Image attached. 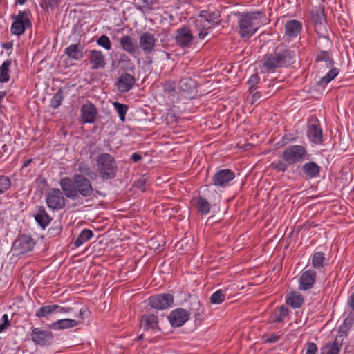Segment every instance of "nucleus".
<instances>
[{"mask_svg":"<svg viewBox=\"0 0 354 354\" xmlns=\"http://www.w3.org/2000/svg\"><path fill=\"white\" fill-rule=\"evenodd\" d=\"M59 185L66 198L75 201L82 196L91 198L93 194V187L91 180L80 174H75L73 178H62Z\"/></svg>","mask_w":354,"mask_h":354,"instance_id":"nucleus-1","label":"nucleus"},{"mask_svg":"<svg viewBox=\"0 0 354 354\" xmlns=\"http://www.w3.org/2000/svg\"><path fill=\"white\" fill-rule=\"evenodd\" d=\"M295 51L288 46L280 44L273 52L264 55L263 66L268 73H274L277 68L286 67L293 62Z\"/></svg>","mask_w":354,"mask_h":354,"instance_id":"nucleus-2","label":"nucleus"},{"mask_svg":"<svg viewBox=\"0 0 354 354\" xmlns=\"http://www.w3.org/2000/svg\"><path fill=\"white\" fill-rule=\"evenodd\" d=\"M262 15L261 12L236 13L239 16V34L243 39H249L257 32L261 26Z\"/></svg>","mask_w":354,"mask_h":354,"instance_id":"nucleus-3","label":"nucleus"},{"mask_svg":"<svg viewBox=\"0 0 354 354\" xmlns=\"http://www.w3.org/2000/svg\"><path fill=\"white\" fill-rule=\"evenodd\" d=\"M97 176L106 181L115 178L118 164L115 158L109 153H101L96 158Z\"/></svg>","mask_w":354,"mask_h":354,"instance_id":"nucleus-4","label":"nucleus"},{"mask_svg":"<svg viewBox=\"0 0 354 354\" xmlns=\"http://www.w3.org/2000/svg\"><path fill=\"white\" fill-rule=\"evenodd\" d=\"M31 13L29 10H19L18 14L12 15L13 20L10 26L12 35L20 36L24 33L26 29L32 27Z\"/></svg>","mask_w":354,"mask_h":354,"instance_id":"nucleus-5","label":"nucleus"},{"mask_svg":"<svg viewBox=\"0 0 354 354\" xmlns=\"http://www.w3.org/2000/svg\"><path fill=\"white\" fill-rule=\"evenodd\" d=\"M281 157L290 165H295L305 160H309L310 155L304 146L290 145L283 149Z\"/></svg>","mask_w":354,"mask_h":354,"instance_id":"nucleus-6","label":"nucleus"},{"mask_svg":"<svg viewBox=\"0 0 354 354\" xmlns=\"http://www.w3.org/2000/svg\"><path fill=\"white\" fill-rule=\"evenodd\" d=\"M63 191L58 188H50L46 193V203L52 210H61L66 206V199Z\"/></svg>","mask_w":354,"mask_h":354,"instance_id":"nucleus-7","label":"nucleus"},{"mask_svg":"<svg viewBox=\"0 0 354 354\" xmlns=\"http://www.w3.org/2000/svg\"><path fill=\"white\" fill-rule=\"evenodd\" d=\"M175 41L181 48H190L194 41V36L187 26H183L176 31Z\"/></svg>","mask_w":354,"mask_h":354,"instance_id":"nucleus-8","label":"nucleus"},{"mask_svg":"<svg viewBox=\"0 0 354 354\" xmlns=\"http://www.w3.org/2000/svg\"><path fill=\"white\" fill-rule=\"evenodd\" d=\"M235 178V173L229 169L218 170L212 176V182L216 187H226Z\"/></svg>","mask_w":354,"mask_h":354,"instance_id":"nucleus-9","label":"nucleus"},{"mask_svg":"<svg viewBox=\"0 0 354 354\" xmlns=\"http://www.w3.org/2000/svg\"><path fill=\"white\" fill-rule=\"evenodd\" d=\"M352 324L351 319H346L344 321V324L340 326L338 335H337L335 341L333 343H328L326 347L328 348L326 354H338L339 352L340 346L342 344L344 337L346 336V332L348 330L347 325Z\"/></svg>","mask_w":354,"mask_h":354,"instance_id":"nucleus-10","label":"nucleus"},{"mask_svg":"<svg viewBox=\"0 0 354 354\" xmlns=\"http://www.w3.org/2000/svg\"><path fill=\"white\" fill-rule=\"evenodd\" d=\"M174 303V296L170 293H162L151 296L149 304L152 308L164 310L170 307Z\"/></svg>","mask_w":354,"mask_h":354,"instance_id":"nucleus-11","label":"nucleus"},{"mask_svg":"<svg viewBox=\"0 0 354 354\" xmlns=\"http://www.w3.org/2000/svg\"><path fill=\"white\" fill-rule=\"evenodd\" d=\"M307 136L310 141L315 144L322 142V129L318 119L315 116H311L308 119Z\"/></svg>","mask_w":354,"mask_h":354,"instance_id":"nucleus-12","label":"nucleus"},{"mask_svg":"<svg viewBox=\"0 0 354 354\" xmlns=\"http://www.w3.org/2000/svg\"><path fill=\"white\" fill-rule=\"evenodd\" d=\"M31 339L37 345L48 346L53 343L54 335L50 330L34 328L30 333Z\"/></svg>","mask_w":354,"mask_h":354,"instance_id":"nucleus-13","label":"nucleus"},{"mask_svg":"<svg viewBox=\"0 0 354 354\" xmlns=\"http://www.w3.org/2000/svg\"><path fill=\"white\" fill-rule=\"evenodd\" d=\"M310 19L315 25V31L317 34H324L327 32L326 26V15L324 6L311 11Z\"/></svg>","mask_w":354,"mask_h":354,"instance_id":"nucleus-14","label":"nucleus"},{"mask_svg":"<svg viewBox=\"0 0 354 354\" xmlns=\"http://www.w3.org/2000/svg\"><path fill=\"white\" fill-rule=\"evenodd\" d=\"M190 317V312L183 308H177L172 310L168 316L171 325L174 327L182 326Z\"/></svg>","mask_w":354,"mask_h":354,"instance_id":"nucleus-15","label":"nucleus"},{"mask_svg":"<svg viewBox=\"0 0 354 354\" xmlns=\"http://www.w3.org/2000/svg\"><path fill=\"white\" fill-rule=\"evenodd\" d=\"M81 121L83 124H92L96 120L97 109L91 102L84 104L80 109Z\"/></svg>","mask_w":354,"mask_h":354,"instance_id":"nucleus-16","label":"nucleus"},{"mask_svg":"<svg viewBox=\"0 0 354 354\" xmlns=\"http://www.w3.org/2000/svg\"><path fill=\"white\" fill-rule=\"evenodd\" d=\"M317 273L314 270L304 271L299 279V289L306 291L311 289L316 281Z\"/></svg>","mask_w":354,"mask_h":354,"instance_id":"nucleus-17","label":"nucleus"},{"mask_svg":"<svg viewBox=\"0 0 354 354\" xmlns=\"http://www.w3.org/2000/svg\"><path fill=\"white\" fill-rule=\"evenodd\" d=\"M136 80L133 75L129 73H122L116 82V86L119 92L127 93L135 86Z\"/></svg>","mask_w":354,"mask_h":354,"instance_id":"nucleus-18","label":"nucleus"},{"mask_svg":"<svg viewBox=\"0 0 354 354\" xmlns=\"http://www.w3.org/2000/svg\"><path fill=\"white\" fill-rule=\"evenodd\" d=\"M156 41L153 34L145 32L140 36L139 46L145 54H149L154 50Z\"/></svg>","mask_w":354,"mask_h":354,"instance_id":"nucleus-19","label":"nucleus"},{"mask_svg":"<svg viewBox=\"0 0 354 354\" xmlns=\"http://www.w3.org/2000/svg\"><path fill=\"white\" fill-rule=\"evenodd\" d=\"M119 42L122 49L131 56L135 57L138 52L139 46L137 44V41L131 35H123L120 38Z\"/></svg>","mask_w":354,"mask_h":354,"instance_id":"nucleus-20","label":"nucleus"},{"mask_svg":"<svg viewBox=\"0 0 354 354\" xmlns=\"http://www.w3.org/2000/svg\"><path fill=\"white\" fill-rule=\"evenodd\" d=\"M35 244V242L34 239L31 236L26 234L19 236L14 243L15 248L18 249L21 253H26L31 251L33 249Z\"/></svg>","mask_w":354,"mask_h":354,"instance_id":"nucleus-21","label":"nucleus"},{"mask_svg":"<svg viewBox=\"0 0 354 354\" xmlns=\"http://www.w3.org/2000/svg\"><path fill=\"white\" fill-rule=\"evenodd\" d=\"M140 325L145 330H160L158 316L151 313L147 312L142 316Z\"/></svg>","mask_w":354,"mask_h":354,"instance_id":"nucleus-22","label":"nucleus"},{"mask_svg":"<svg viewBox=\"0 0 354 354\" xmlns=\"http://www.w3.org/2000/svg\"><path fill=\"white\" fill-rule=\"evenodd\" d=\"M88 60L93 70L103 69L106 64L104 55L100 50H91L88 55Z\"/></svg>","mask_w":354,"mask_h":354,"instance_id":"nucleus-23","label":"nucleus"},{"mask_svg":"<svg viewBox=\"0 0 354 354\" xmlns=\"http://www.w3.org/2000/svg\"><path fill=\"white\" fill-rule=\"evenodd\" d=\"M178 88L192 98L196 92V82L191 77H183L179 81Z\"/></svg>","mask_w":354,"mask_h":354,"instance_id":"nucleus-24","label":"nucleus"},{"mask_svg":"<svg viewBox=\"0 0 354 354\" xmlns=\"http://www.w3.org/2000/svg\"><path fill=\"white\" fill-rule=\"evenodd\" d=\"M302 24L298 20L291 19L285 24V34L290 37H296L301 32Z\"/></svg>","mask_w":354,"mask_h":354,"instance_id":"nucleus-25","label":"nucleus"},{"mask_svg":"<svg viewBox=\"0 0 354 354\" xmlns=\"http://www.w3.org/2000/svg\"><path fill=\"white\" fill-rule=\"evenodd\" d=\"M83 50L84 46L79 42L66 47L64 53L68 57L74 60H80L83 57Z\"/></svg>","mask_w":354,"mask_h":354,"instance_id":"nucleus-26","label":"nucleus"},{"mask_svg":"<svg viewBox=\"0 0 354 354\" xmlns=\"http://www.w3.org/2000/svg\"><path fill=\"white\" fill-rule=\"evenodd\" d=\"M321 167L315 162L304 163L301 167L302 172L308 178H314L319 176Z\"/></svg>","mask_w":354,"mask_h":354,"instance_id":"nucleus-27","label":"nucleus"},{"mask_svg":"<svg viewBox=\"0 0 354 354\" xmlns=\"http://www.w3.org/2000/svg\"><path fill=\"white\" fill-rule=\"evenodd\" d=\"M286 303L293 308H298L302 306L304 297L299 292L292 291L287 295Z\"/></svg>","mask_w":354,"mask_h":354,"instance_id":"nucleus-28","label":"nucleus"},{"mask_svg":"<svg viewBox=\"0 0 354 354\" xmlns=\"http://www.w3.org/2000/svg\"><path fill=\"white\" fill-rule=\"evenodd\" d=\"M35 219L43 229H45L50 223L52 218L46 212L44 206H39L37 213L35 215Z\"/></svg>","mask_w":354,"mask_h":354,"instance_id":"nucleus-29","label":"nucleus"},{"mask_svg":"<svg viewBox=\"0 0 354 354\" xmlns=\"http://www.w3.org/2000/svg\"><path fill=\"white\" fill-rule=\"evenodd\" d=\"M288 308L282 305L280 308L274 309L272 314L270 316L269 322L280 323L288 315Z\"/></svg>","mask_w":354,"mask_h":354,"instance_id":"nucleus-30","label":"nucleus"},{"mask_svg":"<svg viewBox=\"0 0 354 354\" xmlns=\"http://www.w3.org/2000/svg\"><path fill=\"white\" fill-rule=\"evenodd\" d=\"M12 65L11 59H7L0 66V83H7L10 81Z\"/></svg>","mask_w":354,"mask_h":354,"instance_id":"nucleus-31","label":"nucleus"},{"mask_svg":"<svg viewBox=\"0 0 354 354\" xmlns=\"http://www.w3.org/2000/svg\"><path fill=\"white\" fill-rule=\"evenodd\" d=\"M190 311L194 313L196 322L198 321L201 322L203 320L205 309L201 307V302L198 299H194L192 303V306L189 308V312Z\"/></svg>","mask_w":354,"mask_h":354,"instance_id":"nucleus-32","label":"nucleus"},{"mask_svg":"<svg viewBox=\"0 0 354 354\" xmlns=\"http://www.w3.org/2000/svg\"><path fill=\"white\" fill-rule=\"evenodd\" d=\"M79 322L73 319H62L53 322L51 325L53 328L60 330L70 328L76 326Z\"/></svg>","mask_w":354,"mask_h":354,"instance_id":"nucleus-33","label":"nucleus"},{"mask_svg":"<svg viewBox=\"0 0 354 354\" xmlns=\"http://www.w3.org/2000/svg\"><path fill=\"white\" fill-rule=\"evenodd\" d=\"M77 170L79 174L84 176H88L91 180H94L97 178V173L92 171L89 164L87 162L82 161L78 163Z\"/></svg>","mask_w":354,"mask_h":354,"instance_id":"nucleus-34","label":"nucleus"},{"mask_svg":"<svg viewBox=\"0 0 354 354\" xmlns=\"http://www.w3.org/2000/svg\"><path fill=\"white\" fill-rule=\"evenodd\" d=\"M198 17L203 19L205 21L214 24L215 23V20L218 19L220 17L219 11H210L209 10H201Z\"/></svg>","mask_w":354,"mask_h":354,"instance_id":"nucleus-35","label":"nucleus"},{"mask_svg":"<svg viewBox=\"0 0 354 354\" xmlns=\"http://www.w3.org/2000/svg\"><path fill=\"white\" fill-rule=\"evenodd\" d=\"M93 236V232L89 229H84L81 231L75 241L74 245L76 248L83 245L86 241H89Z\"/></svg>","mask_w":354,"mask_h":354,"instance_id":"nucleus-36","label":"nucleus"},{"mask_svg":"<svg viewBox=\"0 0 354 354\" xmlns=\"http://www.w3.org/2000/svg\"><path fill=\"white\" fill-rule=\"evenodd\" d=\"M319 37L317 41V50H328L331 48L333 46L332 41L327 36V32L324 34H318Z\"/></svg>","mask_w":354,"mask_h":354,"instance_id":"nucleus-37","label":"nucleus"},{"mask_svg":"<svg viewBox=\"0 0 354 354\" xmlns=\"http://www.w3.org/2000/svg\"><path fill=\"white\" fill-rule=\"evenodd\" d=\"M57 308H59V305H57V304H52V305L41 306L36 312L35 316L39 319L43 318V317H46L48 315L55 313Z\"/></svg>","mask_w":354,"mask_h":354,"instance_id":"nucleus-38","label":"nucleus"},{"mask_svg":"<svg viewBox=\"0 0 354 354\" xmlns=\"http://www.w3.org/2000/svg\"><path fill=\"white\" fill-rule=\"evenodd\" d=\"M195 207L201 214H207L210 212V204L203 197L198 196L196 199Z\"/></svg>","mask_w":354,"mask_h":354,"instance_id":"nucleus-39","label":"nucleus"},{"mask_svg":"<svg viewBox=\"0 0 354 354\" xmlns=\"http://www.w3.org/2000/svg\"><path fill=\"white\" fill-rule=\"evenodd\" d=\"M325 254L322 252H316L312 257V265L314 268L321 270L324 267Z\"/></svg>","mask_w":354,"mask_h":354,"instance_id":"nucleus-40","label":"nucleus"},{"mask_svg":"<svg viewBox=\"0 0 354 354\" xmlns=\"http://www.w3.org/2000/svg\"><path fill=\"white\" fill-rule=\"evenodd\" d=\"M316 55L317 62H325L330 66H333L335 62L330 55L328 50H317Z\"/></svg>","mask_w":354,"mask_h":354,"instance_id":"nucleus-41","label":"nucleus"},{"mask_svg":"<svg viewBox=\"0 0 354 354\" xmlns=\"http://www.w3.org/2000/svg\"><path fill=\"white\" fill-rule=\"evenodd\" d=\"M339 73V70L337 68L333 67L319 82L318 84L324 86L330 81H332Z\"/></svg>","mask_w":354,"mask_h":354,"instance_id":"nucleus-42","label":"nucleus"},{"mask_svg":"<svg viewBox=\"0 0 354 354\" xmlns=\"http://www.w3.org/2000/svg\"><path fill=\"white\" fill-rule=\"evenodd\" d=\"M226 299V290L220 289L214 292L210 297V302L213 304H221Z\"/></svg>","mask_w":354,"mask_h":354,"instance_id":"nucleus-43","label":"nucleus"},{"mask_svg":"<svg viewBox=\"0 0 354 354\" xmlns=\"http://www.w3.org/2000/svg\"><path fill=\"white\" fill-rule=\"evenodd\" d=\"M290 165H291L285 159L282 158L281 160L272 162L270 167L277 172L284 173L288 170Z\"/></svg>","mask_w":354,"mask_h":354,"instance_id":"nucleus-44","label":"nucleus"},{"mask_svg":"<svg viewBox=\"0 0 354 354\" xmlns=\"http://www.w3.org/2000/svg\"><path fill=\"white\" fill-rule=\"evenodd\" d=\"M155 4L150 0H140L139 4L136 6V8L141 11L142 13H149L153 9Z\"/></svg>","mask_w":354,"mask_h":354,"instance_id":"nucleus-45","label":"nucleus"},{"mask_svg":"<svg viewBox=\"0 0 354 354\" xmlns=\"http://www.w3.org/2000/svg\"><path fill=\"white\" fill-rule=\"evenodd\" d=\"M64 99V92L59 88L50 100V106L53 109H57L62 104Z\"/></svg>","mask_w":354,"mask_h":354,"instance_id":"nucleus-46","label":"nucleus"},{"mask_svg":"<svg viewBox=\"0 0 354 354\" xmlns=\"http://www.w3.org/2000/svg\"><path fill=\"white\" fill-rule=\"evenodd\" d=\"M12 183L10 177L0 175V195L3 194L11 188Z\"/></svg>","mask_w":354,"mask_h":354,"instance_id":"nucleus-47","label":"nucleus"},{"mask_svg":"<svg viewBox=\"0 0 354 354\" xmlns=\"http://www.w3.org/2000/svg\"><path fill=\"white\" fill-rule=\"evenodd\" d=\"M113 105L120 117V120L122 122H124L125 120V116L129 109L128 106L124 104H121L118 102H114Z\"/></svg>","mask_w":354,"mask_h":354,"instance_id":"nucleus-48","label":"nucleus"},{"mask_svg":"<svg viewBox=\"0 0 354 354\" xmlns=\"http://www.w3.org/2000/svg\"><path fill=\"white\" fill-rule=\"evenodd\" d=\"M259 81L260 77L257 73H254L250 76L248 81V84L249 86L248 91L250 93H252L257 90V84L259 83Z\"/></svg>","mask_w":354,"mask_h":354,"instance_id":"nucleus-49","label":"nucleus"},{"mask_svg":"<svg viewBox=\"0 0 354 354\" xmlns=\"http://www.w3.org/2000/svg\"><path fill=\"white\" fill-rule=\"evenodd\" d=\"M97 44L107 50L111 49V42L109 37L105 35H102L97 38Z\"/></svg>","mask_w":354,"mask_h":354,"instance_id":"nucleus-50","label":"nucleus"},{"mask_svg":"<svg viewBox=\"0 0 354 354\" xmlns=\"http://www.w3.org/2000/svg\"><path fill=\"white\" fill-rule=\"evenodd\" d=\"M176 85L175 82L171 80L167 81L163 85L164 91L172 96L176 93Z\"/></svg>","mask_w":354,"mask_h":354,"instance_id":"nucleus-51","label":"nucleus"},{"mask_svg":"<svg viewBox=\"0 0 354 354\" xmlns=\"http://www.w3.org/2000/svg\"><path fill=\"white\" fill-rule=\"evenodd\" d=\"M281 335L279 333H272L270 335H264L263 340L264 343L273 344L280 340Z\"/></svg>","mask_w":354,"mask_h":354,"instance_id":"nucleus-52","label":"nucleus"},{"mask_svg":"<svg viewBox=\"0 0 354 354\" xmlns=\"http://www.w3.org/2000/svg\"><path fill=\"white\" fill-rule=\"evenodd\" d=\"M147 178L145 176H142L136 182V187L143 192L147 189Z\"/></svg>","mask_w":354,"mask_h":354,"instance_id":"nucleus-53","label":"nucleus"},{"mask_svg":"<svg viewBox=\"0 0 354 354\" xmlns=\"http://www.w3.org/2000/svg\"><path fill=\"white\" fill-rule=\"evenodd\" d=\"M10 145H7L3 140H0V154L8 156L10 153Z\"/></svg>","mask_w":354,"mask_h":354,"instance_id":"nucleus-54","label":"nucleus"},{"mask_svg":"<svg viewBox=\"0 0 354 354\" xmlns=\"http://www.w3.org/2000/svg\"><path fill=\"white\" fill-rule=\"evenodd\" d=\"M41 6L43 8H54L58 6L57 0H43Z\"/></svg>","mask_w":354,"mask_h":354,"instance_id":"nucleus-55","label":"nucleus"},{"mask_svg":"<svg viewBox=\"0 0 354 354\" xmlns=\"http://www.w3.org/2000/svg\"><path fill=\"white\" fill-rule=\"evenodd\" d=\"M212 29V27L206 25L205 24H203L201 29H200V32L198 33V37L201 40H203L205 39V37L207 35L208 32L209 30Z\"/></svg>","mask_w":354,"mask_h":354,"instance_id":"nucleus-56","label":"nucleus"},{"mask_svg":"<svg viewBox=\"0 0 354 354\" xmlns=\"http://www.w3.org/2000/svg\"><path fill=\"white\" fill-rule=\"evenodd\" d=\"M317 352V346L314 342L307 343L306 354H316Z\"/></svg>","mask_w":354,"mask_h":354,"instance_id":"nucleus-57","label":"nucleus"},{"mask_svg":"<svg viewBox=\"0 0 354 354\" xmlns=\"http://www.w3.org/2000/svg\"><path fill=\"white\" fill-rule=\"evenodd\" d=\"M203 24H204V23L201 19H196L194 21V29L196 31L198 32V33L200 32V29H201Z\"/></svg>","mask_w":354,"mask_h":354,"instance_id":"nucleus-58","label":"nucleus"},{"mask_svg":"<svg viewBox=\"0 0 354 354\" xmlns=\"http://www.w3.org/2000/svg\"><path fill=\"white\" fill-rule=\"evenodd\" d=\"M1 322H2V324L3 326H5L6 327H8L10 326V320L8 319V316L7 314H4L2 317H1Z\"/></svg>","mask_w":354,"mask_h":354,"instance_id":"nucleus-59","label":"nucleus"},{"mask_svg":"<svg viewBox=\"0 0 354 354\" xmlns=\"http://www.w3.org/2000/svg\"><path fill=\"white\" fill-rule=\"evenodd\" d=\"M131 160L134 162H137L142 160V156L138 153H133L131 156Z\"/></svg>","mask_w":354,"mask_h":354,"instance_id":"nucleus-60","label":"nucleus"},{"mask_svg":"<svg viewBox=\"0 0 354 354\" xmlns=\"http://www.w3.org/2000/svg\"><path fill=\"white\" fill-rule=\"evenodd\" d=\"M250 93L252 94V103H254V101L259 100L261 96V93L257 91V90Z\"/></svg>","mask_w":354,"mask_h":354,"instance_id":"nucleus-61","label":"nucleus"},{"mask_svg":"<svg viewBox=\"0 0 354 354\" xmlns=\"http://www.w3.org/2000/svg\"><path fill=\"white\" fill-rule=\"evenodd\" d=\"M87 310L84 308L80 309L79 314L75 315V317L80 318L81 320L84 319V316L86 315Z\"/></svg>","mask_w":354,"mask_h":354,"instance_id":"nucleus-62","label":"nucleus"},{"mask_svg":"<svg viewBox=\"0 0 354 354\" xmlns=\"http://www.w3.org/2000/svg\"><path fill=\"white\" fill-rule=\"evenodd\" d=\"M1 47L6 49V50H9V49H11L13 47V41H10L9 42H6V43H2L1 44Z\"/></svg>","mask_w":354,"mask_h":354,"instance_id":"nucleus-63","label":"nucleus"},{"mask_svg":"<svg viewBox=\"0 0 354 354\" xmlns=\"http://www.w3.org/2000/svg\"><path fill=\"white\" fill-rule=\"evenodd\" d=\"M348 304L350 306V308H352V310H354V292L352 293L351 295L350 296L348 301Z\"/></svg>","mask_w":354,"mask_h":354,"instance_id":"nucleus-64","label":"nucleus"}]
</instances>
